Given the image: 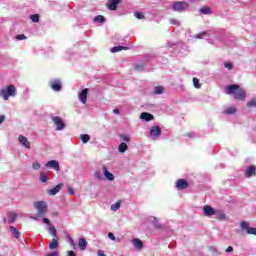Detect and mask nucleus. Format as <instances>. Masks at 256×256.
<instances>
[{
  "label": "nucleus",
  "instance_id": "obj_1",
  "mask_svg": "<svg viewBox=\"0 0 256 256\" xmlns=\"http://www.w3.org/2000/svg\"><path fill=\"white\" fill-rule=\"evenodd\" d=\"M226 94L233 95V97L238 101H245V99H247V92L237 84L226 86Z\"/></svg>",
  "mask_w": 256,
  "mask_h": 256
},
{
  "label": "nucleus",
  "instance_id": "obj_2",
  "mask_svg": "<svg viewBox=\"0 0 256 256\" xmlns=\"http://www.w3.org/2000/svg\"><path fill=\"white\" fill-rule=\"evenodd\" d=\"M34 207L38 213L37 216L33 217L35 221H39V217H45V215H47V211H49L47 202L45 201L34 202Z\"/></svg>",
  "mask_w": 256,
  "mask_h": 256
},
{
  "label": "nucleus",
  "instance_id": "obj_3",
  "mask_svg": "<svg viewBox=\"0 0 256 256\" xmlns=\"http://www.w3.org/2000/svg\"><path fill=\"white\" fill-rule=\"evenodd\" d=\"M17 88L15 85H8L6 88L0 90V97L4 99V101H9V97H16Z\"/></svg>",
  "mask_w": 256,
  "mask_h": 256
},
{
  "label": "nucleus",
  "instance_id": "obj_4",
  "mask_svg": "<svg viewBox=\"0 0 256 256\" xmlns=\"http://www.w3.org/2000/svg\"><path fill=\"white\" fill-rule=\"evenodd\" d=\"M189 8V4L187 2H175L173 5H172V9H174V11H178V12H181V11H185V9H188Z\"/></svg>",
  "mask_w": 256,
  "mask_h": 256
},
{
  "label": "nucleus",
  "instance_id": "obj_5",
  "mask_svg": "<svg viewBox=\"0 0 256 256\" xmlns=\"http://www.w3.org/2000/svg\"><path fill=\"white\" fill-rule=\"evenodd\" d=\"M52 121L56 125V131H63L65 129V123L61 117L55 116L52 118Z\"/></svg>",
  "mask_w": 256,
  "mask_h": 256
},
{
  "label": "nucleus",
  "instance_id": "obj_6",
  "mask_svg": "<svg viewBox=\"0 0 256 256\" xmlns=\"http://www.w3.org/2000/svg\"><path fill=\"white\" fill-rule=\"evenodd\" d=\"M187 187H189V182H187V180L178 179L176 181V188L178 189V191H183V190L187 189Z\"/></svg>",
  "mask_w": 256,
  "mask_h": 256
},
{
  "label": "nucleus",
  "instance_id": "obj_7",
  "mask_svg": "<svg viewBox=\"0 0 256 256\" xmlns=\"http://www.w3.org/2000/svg\"><path fill=\"white\" fill-rule=\"evenodd\" d=\"M45 167L48 169H54V171H61V167L59 166V162L57 160H50L45 164Z\"/></svg>",
  "mask_w": 256,
  "mask_h": 256
},
{
  "label": "nucleus",
  "instance_id": "obj_8",
  "mask_svg": "<svg viewBox=\"0 0 256 256\" xmlns=\"http://www.w3.org/2000/svg\"><path fill=\"white\" fill-rule=\"evenodd\" d=\"M217 210H215L213 207L209 206V205H205L203 207V212L205 217H211L213 215H215Z\"/></svg>",
  "mask_w": 256,
  "mask_h": 256
},
{
  "label": "nucleus",
  "instance_id": "obj_9",
  "mask_svg": "<svg viewBox=\"0 0 256 256\" xmlns=\"http://www.w3.org/2000/svg\"><path fill=\"white\" fill-rule=\"evenodd\" d=\"M87 95H89V89L88 88L83 89L78 94V97H79L81 103H83V104L87 103Z\"/></svg>",
  "mask_w": 256,
  "mask_h": 256
},
{
  "label": "nucleus",
  "instance_id": "obj_10",
  "mask_svg": "<svg viewBox=\"0 0 256 256\" xmlns=\"http://www.w3.org/2000/svg\"><path fill=\"white\" fill-rule=\"evenodd\" d=\"M119 3H121V0H109L106 7H108L110 11H117V5H119Z\"/></svg>",
  "mask_w": 256,
  "mask_h": 256
},
{
  "label": "nucleus",
  "instance_id": "obj_11",
  "mask_svg": "<svg viewBox=\"0 0 256 256\" xmlns=\"http://www.w3.org/2000/svg\"><path fill=\"white\" fill-rule=\"evenodd\" d=\"M18 139H19V143L23 145V147H26V149H31V142H29L27 137L20 135Z\"/></svg>",
  "mask_w": 256,
  "mask_h": 256
},
{
  "label": "nucleus",
  "instance_id": "obj_12",
  "mask_svg": "<svg viewBox=\"0 0 256 256\" xmlns=\"http://www.w3.org/2000/svg\"><path fill=\"white\" fill-rule=\"evenodd\" d=\"M245 177L250 178L256 175V166L255 165H251L247 168V170L245 171Z\"/></svg>",
  "mask_w": 256,
  "mask_h": 256
},
{
  "label": "nucleus",
  "instance_id": "obj_13",
  "mask_svg": "<svg viewBox=\"0 0 256 256\" xmlns=\"http://www.w3.org/2000/svg\"><path fill=\"white\" fill-rule=\"evenodd\" d=\"M102 173L106 177V179H108V181H115V176H113V173L107 170V166L102 167Z\"/></svg>",
  "mask_w": 256,
  "mask_h": 256
},
{
  "label": "nucleus",
  "instance_id": "obj_14",
  "mask_svg": "<svg viewBox=\"0 0 256 256\" xmlns=\"http://www.w3.org/2000/svg\"><path fill=\"white\" fill-rule=\"evenodd\" d=\"M140 119H143L144 121H153L155 119V116L149 112H142L140 114Z\"/></svg>",
  "mask_w": 256,
  "mask_h": 256
},
{
  "label": "nucleus",
  "instance_id": "obj_15",
  "mask_svg": "<svg viewBox=\"0 0 256 256\" xmlns=\"http://www.w3.org/2000/svg\"><path fill=\"white\" fill-rule=\"evenodd\" d=\"M150 135L152 137H160L161 136V128L159 126H153L150 129Z\"/></svg>",
  "mask_w": 256,
  "mask_h": 256
},
{
  "label": "nucleus",
  "instance_id": "obj_16",
  "mask_svg": "<svg viewBox=\"0 0 256 256\" xmlns=\"http://www.w3.org/2000/svg\"><path fill=\"white\" fill-rule=\"evenodd\" d=\"M50 87L53 91H60L61 90V80H54L50 82Z\"/></svg>",
  "mask_w": 256,
  "mask_h": 256
},
{
  "label": "nucleus",
  "instance_id": "obj_17",
  "mask_svg": "<svg viewBox=\"0 0 256 256\" xmlns=\"http://www.w3.org/2000/svg\"><path fill=\"white\" fill-rule=\"evenodd\" d=\"M61 189H63V184L60 183L56 185L54 188L48 190V195H57V193H59Z\"/></svg>",
  "mask_w": 256,
  "mask_h": 256
},
{
  "label": "nucleus",
  "instance_id": "obj_18",
  "mask_svg": "<svg viewBox=\"0 0 256 256\" xmlns=\"http://www.w3.org/2000/svg\"><path fill=\"white\" fill-rule=\"evenodd\" d=\"M216 219H218V221H225L227 219V215H225V212H223V210H216L215 214Z\"/></svg>",
  "mask_w": 256,
  "mask_h": 256
},
{
  "label": "nucleus",
  "instance_id": "obj_19",
  "mask_svg": "<svg viewBox=\"0 0 256 256\" xmlns=\"http://www.w3.org/2000/svg\"><path fill=\"white\" fill-rule=\"evenodd\" d=\"M78 246L81 251H85L87 249V240L85 238H80L78 240Z\"/></svg>",
  "mask_w": 256,
  "mask_h": 256
},
{
  "label": "nucleus",
  "instance_id": "obj_20",
  "mask_svg": "<svg viewBox=\"0 0 256 256\" xmlns=\"http://www.w3.org/2000/svg\"><path fill=\"white\" fill-rule=\"evenodd\" d=\"M9 229L15 239H19L21 237V232L17 228L10 226Z\"/></svg>",
  "mask_w": 256,
  "mask_h": 256
},
{
  "label": "nucleus",
  "instance_id": "obj_21",
  "mask_svg": "<svg viewBox=\"0 0 256 256\" xmlns=\"http://www.w3.org/2000/svg\"><path fill=\"white\" fill-rule=\"evenodd\" d=\"M132 243L136 249H143V241H141L139 238H134Z\"/></svg>",
  "mask_w": 256,
  "mask_h": 256
},
{
  "label": "nucleus",
  "instance_id": "obj_22",
  "mask_svg": "<svg viewBox=\"0 0 256 256\" xmlns=\"http://www.w3.org/2000/svg\"><path fill=\"white\" fill-rule=\"evenodd\" d=\"M49 249L53 250V249H59V241H57V239L53 238L48 246Z\"/></svg>",
  "mask_w": 256,
  "mask_h": 256
},
{
  "label": "nucleus",
  "instance_id": "obj_23",
  "mask_svg": "<svg viewBox=\"0 0 256 256\" xmlns=\"http://www.w3.org/2000/svg\"><path fill=\"white\" fill-rule=\"evenodd\" d=\"M129 47L126 46H115L111 49L112 53H119V51H127Z\"/></svg>",
  "mask_w": 256,
  "mask_h": 256
},
{
  "label": "nucleus",
  "instance_id": "obj_24",
  "mask_svg": "<svg viewBox=\"0 0 256 256\" xmlns=\"http://www.w3.org/2000/svg\"><path fill=\"white\" fill-rule=\"evenodd\" d=\"M224 113H225L226 115H235V113H237V108H235V107L226 108V109L224 110Z\"/></svg>",
  "mask_w": 256,
  "mask_h": 256
},
{
  "label": "nucleus",
  "instance_id": "obj_25",
  "mask_svg": "<svg viewBox=\"0 0 256 256\" xmlns=\"http://www.w3.org/2000/svg\"><path fill=\"white\" fill-rule=\"evenodd\" d=\"M127 149H129V146H127L125 142L120 143V145L118 146L119 153H125Z\"/></svg>",
  "mask_w": 256,
  "mask_h": 256
},
{
  "label": "nucleus",
  "instance_id": "obj_26",
  "mask_svg": "<svg viewBox=\"0 0 256 256\" xmlns=\"http://www.w3.org/2000/svg\"><path fill=\"white\" fill-rule=\"evenodd\" d=\"M48 233L53 237V239L57 238V229L55 226L48 227Z\"/></svg>",
  "mask_w": 256,
  "mask_h": 256
},
{
  "label": "nucleus",
  "instance_id": "obj_27",
  "mask_svg": "<svg viewBox=\"0 0 256 256\" xmlns=\"http://www.w3.org/2000/svg\"><path fill=\"white\" fill-rule=\"evenodd\" d=\"M164 91L163 86H157L154 88V95H163Z\"/></svg>",
  "mask_w": 256,
  "mask_h": 256
},
{
  "label": "nucleus",
  "instance_id": "obj_28",
  "mask_svg": "<svg viewBox=\"0 0 256 256\" xmlns=\"http://www.w3.org/2000/svg\"><path fill=\"white\" fill-rule=\"evenodd\" d=\"M80 139L82 143H89V141H91V136H89V134H82Z\"/></svg>",
  "mask_w": 256,
  "mask_h": 256
},
{
  "label": "nucleus",
  "instance_id": "obj_29",
  "mask_svg": "<svg viewBox=\"0 0 256 256\" xmlns=\"http://www.w3.org/2000/svg\"><path fill=\"white\" fill-rule=\"evenodd\" d=\"M200 13L203 15H211V8L204 6L200 9Z\"/></svg>",
  "mask_w": 256,
  "mask_h": 256
},
{
  "label": "nucleus",
  "instance_id": "obj_30",
  "mask_svg": "<svg viewBox=\"0 0 256 256\" xmlns=\"http://www.w3.org/2000/svg\"><path fill=\"white\" fill-rule=\"evenodd\" d=\"M17 220V214L14 212H10L9 213V223H15V221Z\"/></svg>",
  "mask_w": 256,
  "mask_h": 256
},
{
  "label": "nucleus",
  "instance_id": "obj_31",
  "mask_svg": "<svg viewBox=\"0 0 256 256\" xmlns=\"http://www.w3.org/2000/svg\"><path fill=\"white\" fill-rule=\"evenodd\" d=\"M247 107H249V109H253V107L256 108V97L247 102Z\"/></svg>",
  "mask_w": 256,
  "mask_h": 256
},
{
  "label": "nucleus",
  "instance_id": "obj_32",
  "mask_svg": "<svg viewBox=\"0 0 256 256\" xmlns=\"http://www.w3.org/2000/svg\"><path fill=\"white\" fill-rule=\"evenodd\" d=\"M94 23H105V17L103 15H98L94 18Z\"/></svg>",
  "mask_w": 256,
  "mask_h": 256
},
{
  "label": "nucleus",
  "instance_id": "obj_33",
  "mask_svg": "<svg viewBox=\"0 0 256 256\" xmlns=\"http://www.w3.org/2000/svg\"><path fill=\"white\" fill-rule=\"evenodd\" d=\"M193 85H194L195 89H201V84L199 83L198 78H193Z\"/></svg>",
  "mask_w": 256,
  "mask_h": 256
},
{
  "label": "nucleus",
  "instance_id": "obj_34",
  "mask_svg": "<svg viewBox=\"0 0 256 256\" xmlns=\"http://www.w3.org/2000/svg\"><path fill=\"white\" fill-rule=\"evenodd\" d=\"M121 207V202H116L115 204L111 205V210L112 211H117Z\"/></svg>",
  "mask_w": 256,
  "mask_h": 256
},
{
  "label": "nucleus",
  "instance_id": "obj_35",
  "mask_svg": "<svg viewBox=\"0 0 256 256\" xmlns=\"http://www.w3.org/2000/svg\"><path fill=\"white\" fill-rule=\"evenodd\" d=\"M30 19L33 21V23H39V14L31 15Z\"/></svg>",
  "mask_w": 256,
  "mask_h": 256
},
{
  "label": "nucleus",
  "instance_id": "obj_36",
  "mask_svg": "<svg viewBox=\"0 0 256 256\" xmlns=\"http://www.w3.org/2000/svg\"><path fill=\"white\" fill-rule=\"evenodd\" d=\"M40 181H41L42 183H47V174H45V172H42V173L40 174Z\"/></svg>",
  "mask_w": 256,
  "mask_h": 256
},
{
  "label": "nucleus",
  "instance_id": "obj_37",
  "mask_svg": "<svg viewBox=\"0 0 256 256\" xmlns=\"http://www.w3.org/2000/svg\"><path fill=\"white\" fill-rule=\"evenodd\" d=\"M134 17H136V19H145V15L141 12H135Z\"/></svg>",
  "mask_w": 256,
  "mask_h": 256
},
{
  "label": "nucleus",
  "instance_id": "obj_38",
  "mask_svg": "<svg viewBox=\"0 0 256 256\" xmlns=\"http://www.w3.org/2000/svg\"><path fill=\"white\" fill-rule=\"evenodd\" d=\"M248 235H256V228L250 227L247 228Z\"/></svg>",
  "mask_w": 256,
  "mask_h": 256
},
{
  "label": "nucleus",
  "instance_id": "obj_39",
  "mask_svg": "<svg viewBox=\"0 0 256 256\" xmlns=\"http://www.w3.org/2000/svg\"><path fill=\"white\" fill-rule=\"evenodd\" d=\"M32 169H34L35 171L41 169V164H39V162H34L32 164Z\"/></svg>",
  "mask_w": 256,
  "mask_h": 256
},
{
  "label": "nucleus",
  "instance_id": "obj_40",
  "mask_svg": "<svg viewBox=\"0 0 256 256\" xmlns=\"http://www.w3.org/2000/svg\"><path fill=\"white\" fill-rule=\"evenodd\" d=\"M240 227H241V229H246V231H247V229L250 228L249 224L245 221L241 222Z\"/></svg>",
  "mask_w": 256,
  "mask_h": 256
},
{
  "label": "nucleus",
  "instance_id": "obj_41",
  "mask_svg": "<svg viewBox=\"0 0 256 256\" xmlns=\"http://www.w3.org/2000/svg\"><path fill=\"white\" fill-rule=\"evenodd\" d=\"M16 39L18 41H23V40L27 39V36H25L23 34H18V35H16Z\"/></svg>",
  "mask_w": 256,
  "mask_h": 256
},
{
  "label": "nucleus",
  "instance_id": "obj_42",
  "mask_svg": "<svg viewBox=\"0 0 256 256\" xmlns=\"http://www.w3.org/2000/svg\"><path fill=\"white\" fill-rule=\"evenodd\" d=\"M224 67L225 69H229V71H231V69H233V64H231V62H225Z\"/></svg>",
  "mask_w": 256,
  "mask_h": 256
},
{
  "label": "nucleus",
  "instance_id": "obj_43",
  "mask_svg": "<svg viewBox=\"0 0 256 256\" xmlns=\"http://www.w3.org/2000/svg\"><path fill=\"white\" fill-rule=\"evenodd\" d=\"M203 35H207V32H202L201 34L195 35V39H203Z\"/></svg>",
  "mask_w": 256,
  "mask_h": 256
},
{
  "label": "nucleus",
  "instance_id": "obj_44",
  "mask_svg": "<svg viewBox=\"0 0 256 256\" xmlns=\"http://www.w3.org/2000/svg\"><path fill=\"white\" fill-rule=\"evenodd\" d=\"M68 193L69 195H75V190L73 189V187L68 186Z\"/></svg>",
  "mask_w": 256,
  "mask_h": 256
},
{
  "label": "nucleus",
  "instance_id": "obj_45",
  "mask_svg": "<svg viewBox=\"0 0 256 256\" xmlns=\"http://www.w3.org/2000/svg\"><path fill=\"white\" fill-rule=\"evenodd\" d=\"M42 221H43V223H45L46 225H51V221L49 220V218H43Z\"/></svg>",
  "mask_w": 256,
  "mask_h": 256
},
{
  "label": "nucleus",
  "instance_id": "obj_46",
  "mask_svg": "<svg viewBox=\"0 0 256 256\" xmlns=\"http://www.w3.org/2000/svg\"><path fill=\"white\" fill-rule=\"evenodd\" d=\"M108 237H109V239H111L112 241H115V234H114V233L109 232V233H108Z\"/></svg>",
  "mask_w": 256,
  "mask_h": 256
},
{
  "label": "nucleus",
  "instance_id": "obj_47",
  "mask_svg": "<svg viewBox=\"0 0 256 256\" xmlns=\"http://www.w3.org/2000/svg\"><path fill=\"white\" fill-rule=\"evenodd\" d=\"M47 256H59V251L48 253Z\"/></svg>",
  "mask_w": 256,
  "mask_h": 256
},
{
  "label": "nucleus",
  "instance_id": "obj_48",
  "mask_svg": "<svg viewBox=\"0 0 256 256\" xmlns=\"http://www.w3.org/2000/svg\"><path fill=\"white\" fill-rule=\"evenodd\" d=\"M226 253H233V246H228L226 248Z\"/></svg>",
  "mask_w": 256,
  "mask_h": 256
},
{
  "label": "nucleus",
  "instance_id": "obj_49",
  "mask_svg": "<svg viewBox=\"0 0 256 256\" xmlns=\"http://www.w3.org/2000/svg\"><path fill=\"white\" fill-rule=\"evenodd\" d=\"M67 256H77L73 250L67 252Z\"/></svg>",
  "mask_w": 256,
  "mask_h": 256
},
{
  "label": "nucleus",
  "instance_id": "obj_50",
  "mask_svg": "<svg viewBox=\"0 0 256 256\" xmlns=\"http://www.w3.org/2000/svg\"><path fill=\"white\" fill-rule=\"evenodd\" d=\"M97 255H98V256H107V255L105 254V251H103V250H98Z\"/></svg>",
  "mask_w": 256,
  "mask_h": 256
},
{
  "label": "nucleus",
  "instance_id": "obj_51",
  "mask_svg": "<svg viewBox=\"0 0 256 256\" xmlns=\"http://www.w3.org/2000/svg\"><path fill=\"white\" fill-rule=\"evenodd\" d=\"M94 175L97 179H101V173L95 172Z\"/></svg>",
  "mask_w": 256,
  "mask_h": 256
},
{
  "label": "nucleus",
  "instance_id": "obj_52",
  "mask_svg": "<svg viewBox=\"0 0 256 256\" xmlns=\"http://www.w3.org/2000/svg\"><path fill=\"white\" fill-rule=\"evenodd\" d=\"M5 121V115H0V125Z\"/></svg>",
  "mask_w": 256,
  "mask_h": 256
},
{
  "label": "nucleus",
  "instance_id": "obj_53",
  "mask_svg": "<svg viewBox=\"0 0 256 256\" xmlns=\"http://www.w3.org/2000/svg\"><path fill=\"white\" fill-rule=\"evenodd\" d=\"M122 139H123L124 141H126V142H129V138H128L127 135H123V136H122Z\"/></svg>",
  "mask_w": 256,
  "mask_h": 256
},
{
  "label": "nucleus",
  "instance_id": "obj_54",
  "mask_svg": "<svg viewBox=\"0 0 256 256\" xmlns=\"http://www.w3.org/2000/svg\"><path fill=\"white\" fill-rule=\"evenodd\" d=\"M68 239L70 240L71 245H75V242H73V238H71L70 236H68Z\"/></svg>",
  "mask_w": 256,
  "mask_h": 256
},
{
  "label": "nucleus",
  "instance_id": "obj_55",
  "mask_svg": "<svg viewBox=\"0 0 256 256\" xmlns=\"http://www.w3.org/2000/svg\"><path fill=\"white\" fill-rule=\"evenodd\" d=\"M114 113L116 114V115H119V109H114Z\"/></svg>",
  "mask_w": 256,
  "mask_h": 256
},
{
  "label": "nucleus",
  "instance_id": "obj_56",
  "mask_svg": "<svg viewBox=\"0 0 256 256\" xmlns=\"http://www.w3.org/2000/svg\"><path fill=\"white\" fill-rule=\"evenodd\" d=\"M139 67H141V66H136L137 71H139Z\"/></svg>",
  "mask_w": 256,
  "mask_h": 256
},
{
  "label": "nucleus",
  "instance_id": "obj_57",
  "mask_svg": "<svg viewBox=\"0 0 256 256\" xmlns=\"http://www.w3.org/2000/svg\"><path fill=\"white\" fill-rule=\"evenodd\" d=\"M7 222V220L4 218V223H6Z\"/></svg>",
  "mask_w": 256,
  "mask_h": 256
}]
</instances>
